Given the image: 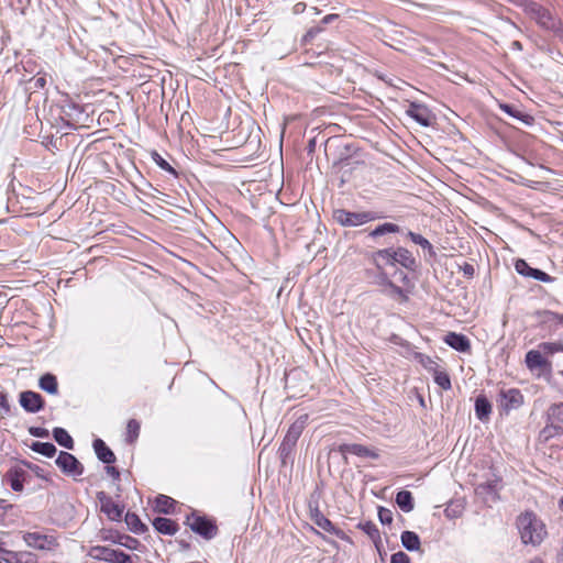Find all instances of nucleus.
<instances>
[{
	"label": "nucleus",
	"mask_w": 563,
	"mask_h": 563,
	"mask_svg": "<svg viewBox=\"0 0 563 563\" xmlns=\"http://www.w3.org/2000/svg\"><path fill=\"white\" fill-rule=\"evenodd\" d=\"M517 528L525 544L537 547L547 537L545 525L533 512L521 514L517 518Z\"/></svg>",
	"instance_id": "obj_1"
},
{
	"label": "nucleus",
	"mask_w": 563,
	"mask_h": 563,
	"mask_svg": "<svg viewBox=\"0 0 563 563\" xmlns=\"http://www.w3.org/2000/svg\"><path fill=\"white\" fill-rule=\"evenodd\" d=\"M525 13L544 31L553 32L555 34L562 31L561 20L548 8L536 1L531 0L525 10Z\"/></svg>",
	"instance_id": "obj_2"
},
{
	"label": "nucleus",
	"mask_w": 563,
	"mask_h": 563,
	"mask_svg": "<svg viewBox=\"0 0 563 563\" xmlns=\"http://www.w3.org/2000/svg\"><path fill=\"white\" fill-rule=\"evenodd\" d=\"M376 218V214L372 211L352 212L345 209H336L333 211V219L342 227H360Z\"/></svg>",
	"instance_id": "obj_3"
},
{
	"label": "nucleus",
	"mask_w": 563,
	"mask_h": 563,
	"mask_svg": "<svg viewBox=\"0 0 563 563\" xmlns=\"http://www.w3.org/2000/svg\"><path fill=\"white\" fill-rule=\"evenodd\" d=\"M186 525H188L195 533L207 540L214 538L218 533V528L213 521L196 514H191L187 517Z\"/></svg>",
	"instance_id": "obj_4"
},
{
	"label": "nucleus",
	"mask_w": 563,
	"mask_h": 563,
	"mask_svg": "<svg viewBox=\"0 0 563 563\" xmlns=\"http://www.w3.org/2000/svg\"><path fill=\"white\" fill-rule=\"evenodd\" d=\"M55 463L65 475L74 478L81 476L85 471L84 465L78 459L66 451L59 452Z\"/></svg>",
	"instance_id": "obj_5"
},
{
	"label": "nucleus",
	"mask_w": 563,
	"mask_h": 563,
	"mask_svg": "<svg viewBox=\"0 0 563 563\" xmlns=\"http://www.w3.org/2000/svg\"><path fill=\"white\" fill-rule=\"evenodd\" d=\"M497 402L508 413L510 410L518 409L523 404V396L517 388L500 389Z\"/></svg>",
	"instance_id": "obj_6"
},
{
	"label": "nucleus",
	"mask_w": 563,
	"mask_h": 563,
	"mask_svg": "<svg viewBox=\"0 0 563 563\" xmlns=\"http://www.w3.org/2000/svg\"><path fill=\"white\" fill-rule=\"evenodd\" d=\"M20 406L29 413H36L44 408L45 401L41 394L24 390L19 395Z\"/></svg>",
	"instance_id": "obj_7"
},
{
	"label": "nucleus",
	"mask_w": 563,
	"mask_h": 563,
	"mask_svg": "<svg viewBox=\"0 0 563 563\" xmlns=\"http://www.w3.org/2000/svg\"><path fill=\"white\" fill-rule=\"evenodd\" d=\"M97 499L100 503V510L112 521H120L123 514V507L115 504L104 492L97 493Z\"/></svg>",
	"instance_id": "obj_8"
},
{
	"label": "nucleus",
	"mask_w": 563,
	"mask_h": 563,
	"mask_svg": "<svg viewBox=\"0 0 563 563\" xmlns=\"http://www.w3.org/2000/svg\"><path fill=\"white\" fill-rule=\"evenodd\" d=\"M311 520L320 529L338 537L339 539H347L344 531L335 527L317 507L311 509Z\"/></svg>",
	"instance_id": "obj_9"
},
{
	"label": "nucleus",
	"mask_w": 563,
	"mask_h": 563,
	"mask_svg": "<svg viewBox=\"0 0 563 563\" xmlns=\"http://www.w3.org/2000/svg\"><path fill=\"white\" fill-rule=\"evenodd\" d=\"M516 272L519 275H522L525 277H531L536 280L543 282V283H551L553 282V277L547 274L545 272L533 268L529 266V264L525 260H517L515 263Z\"/></svg>",
	"instance_id": "obj_10"
},
{
	"label": "nucleus",
	"mask_w": 563,
	"mask_h": 563,
	"mask_svg": "<svg viewBox=\"0 0 563 563\" xmlns=\"http://www.w3.org/2000/svg\"><path fill=\"white\" fill-rule=\"evenodd\" d=\"M406 113L422 126H430L432 124L433 115L423 104L411 102Z\"/></svg>",
	"instance_id": "obj_11"
},
{
	"label": "nucleus",
	"mask_w": 563,
	"mask_h": 563,
	"mask_svg": "<svg viewBox=\"0 0 563 563\" xmlns=\"http://www.w3.org/2000/svg\"><path fill=\"white\" fill-rule=\"evenodd\" d=\"M499 478L494 476L486 482L479 483L475 487L476 495L485 498L486 500H497L499 490Z\"/></svg>",
	"instance_id": "obj_12"
},
{
	"label": "nucleus",
	"mask_w": 563,
	"mask_h": 563,
	"mask_svg": "<svg viewBox=\"0 0 563 563\" xmlns=\"http://www.w3.org/2000/svg\"><path fill=\"white\" fill-rule=\"evenodd\" d=\"M444 342L452 347L453 350L457 352H470L471 350V342L468 338L462 333L456 332H449L444 336Z\"/></svg>",
	"instance_id": "obj_13"
},
{
	"label": "nucleus",
	"mask_w": 563,
	"mask_h": 563,
	"mask_svg": "<svg viewBox=\"0 0 563 563\" xmlns=\"http://www.w3.org/2000/svg\"><path fill=\"white\" fill-rule=\"evenodd\" d=\"M307 422H308V415L307 413L300 415L288 428V431H287L286 435L284 437V440L296 444L298 439L300 438L302 431L305 430Z\"/></svg>",
	"instance_id": "obj_14"
},
{
	"label": "nucleus",
	"mask_w": 563,
	"mask_h": 563,
	"mask_svg": "<svg viewBox=\"0 0 563 563\" xmlns=\"http://www.w3.org/2000/svg\"><path fill=\"white\" fill-rule=\"evenodd\" d=\"M23 539L27 547L37 550H49L52 545V540L47 536L37 532H27Z\"/></svg>",
	"instance_id": "obj_15"
},
{
	"label": "nucleus",
	"mask_w": 563,
	"mask_h": 563,
	"mask_svg": "<svg viewBox=\"0 0 563 563\" xmlns=\"http://www.w3.org/2000/svg\"><path fill=\"white\" fill-rule=\"evenodd\" d=\"M371 258L378 271L383 269L384 265H395L394 249L388 247L373 252Z\"/></svg>",
	"instance_id": "obj_16"
},
{
	"label": "nucleus",
	"mask_w": 563,
	"mask_h": 563,
	"mask_svg": "<svg viewBox=\"0 0 563 563\" xmlns=\"http://www.w3.org/2000/svg\"><path fill=\"white\" fill-rule=\"evenodd\" d=\"M95 453L99 461L104 464H112L115 462V455L112 450L101 439H96L92 443Z\"/></svg>",
	"instance_id": "obj_17"
},
{
	"label": "nucleus",
	"mask_w": 563,
	"mask_h": 563,
	"mask_svg": "<svg viewBox=\"0 0 563 563\" xmlns=\"http://www.w3.org/2000/svg\"><path fill=\"white\" fill-rule=\"evenodd\" d=\"M7 482L14 492L23 490L25 472L20 467H11L5 474Z\"/></svg>",
	"instance_id": "obj_18"
},
{
	"label": "nucleus",
	"mask_w": 563,
	"mask_h": 563,
	"mask_svg": "<svg viewBox=\"0 0 563 563\" xmlns=\"http://www.w3.org/2000/svg\"><path fill=\"white\" fill-rule=\"evenodd\" d=\"M340 451L343 454L350 453V454H353V455H356V456H361V457H371V459H377L378 457V454L375 451L368 449L365 445L356 444V443L343 444V445L340 446Z\"/></svg>",
	"instance_id": "obj_19"
},
{
	"label": "nucleus",
	"mask_w": 563,
	"mask_h": 563,
	"mask_svg": "<svg viewBox=\"0 0 563 563\" xmlns=\"http://www.w3.org/2000/svg\"><path fill=\"white\" fill-rule=\"evenodd\" d=\"M154 529L165 536H174L178 531V525L165 517H157L153 520Z\"/></svg>",
	"instance_id": "obj_20"
},
{
	"label": "nucleus",
	"mask_w": 563,
	"mask_h": 563,
	"mask_svg": "<svg viewBox=\"0 0 563 563\" xmlns=\"http://www.w3.org/2000/svg\"><path fill=\"white\" fill-rule=\"evenodd\" d=\"M357 529L362 530L364 533H366L369 539L373 541L375 547L379 549V545L382 543L380 532L377 528V526L373 521H361L357 523Z\"/></svg>",
	"instance_id": "obj_21"
},
{
	"label": "nucleus",
	"mask_w": 563,
	"mask_h": 563,
	"mask_svg": "<svg viewBox=\"0 0 563 563\" xmlns=\"http://www.w3.org/2000/svg\"><path fill=\"white\" fill-rule=\"evenodd\" d=\"M395 263H399L401 266L408 269H413L416 266V260L411 252L405 247H398L394 250Z\"/></svg>",
	"instance_id": "obj_22"
},
{
	"label": "nucleus",
	"mask_w": 563,
	"mask_h": 563,
	"mask_svg": "<svg viewBox=\"0 0 563 563\" xmlns=\"http://www.w3.org/2000/svg\"><path fill=\"white\" fill-rule=\"evenodd\" d=\"M492 413V405L485 396H478L475 400V415L481 421H487Z\"/></svg>",
	"instance_id": "obj_23"
},
{
	"label": "nucleus",
	"mask_w": 563,
	"mask_h": 563,
	"mask_svg": "<svg viewBox=\"0 0 563 563\" xmlns=\"http://www.w3.org/2000/svg\"><path fill=\"white\" fill-rule=\"evenodd\" d=\"M400 540L402 547L406 550L411 552L420 550L421 542L419 536L416 532L406 530L401 533Z\"/></svg>",
	"instance_id": "obj_24"
},
{
	"label": "nucleus",
	"mask_w": 563,
	"mask_h": 563,
	"mask_svg": "<svg viewBox=\"0 0 563 563\" xmlns=\"http://www.w3.org/2000/svg\"><path fill=\"white\" fill-rule=\"evenodd\" d=\"M525 362L527 367L531 371L542 368L547 365L545 358L538 350H530L529 352H527Z\"/></svg>",
	"instance_id": "obj_25"
},
{
	"label": "nucleus",
	"mask_w": 563,
	"mask_h": 563,
	"mask_svg": "<svg viewBox=\"0 0 563 563\" xmlns=\"http://www.w3.org/2000/svg\"><path fill=\"white\" fill-rule=\"evenodd\" d=\"M124 521L129 530L133 533L141 534L147 530V527L141 521L140 517L134 512L128 511L125 514Z\"/></svg>",
	"instance_id": "obj_26"
},
{
	"label": "nucleus",
	"mask_w": 563,
	"mask_h": 563,
	"mask_svg": "<svg viewBox=\"0 0 563 563\" xmlns=\"http://www.w3.org/2000/svg\"><path fill=\"white\" fill-rule=\"evenodd\" d=\"M382 291L386 296H388L393 299H398L401 302L408 301L409 292H410L408 289L401 288V287L395 285L393 282H390L385 289H382Z\"/></svg>",
	"instance_id": "obj_27"
},
{
	"label": "nucleus",
	"mask_w": 563,
	"mask_h": 563,
	"mask_svg": "<svg viewBox=\"0 0 563 563\" xmlns=\"http://www.w3.org/2000/svg\"><path fill=\"white\" fill-rule=\"evenodd\" d=\"M561 434H563V426H559L547 420V424L539 433V440L542 442H548L552 438Z\"/></svg>",
	"instance_id": "obj_28"
},
{
	"label": "nucleus",
	"mask_w": 563,
	"mask_h": 563,
	"mask_svg": "<svg viewBox=\"0 0 563 563\" xmlns=\"http://www.w3.org/2000/svg\"><path fill=\"white\" fill-rule=\"evenodd\" d=\"M38 386L44 391L56 395L58 393V383L55 375L46 373L43 376H41L38 380Z\"/></svg>",
	"instance_id": "obj_29"
},
{
	"label": "nucleus",
	"mask_w": 563,
	"mask_h": 563,
	"mask_svg": "<svg viewBox=\"0 0 563 563\" xmlns=\"http://www.w3.org/2000/svg\"><path fill=\"white\" fill-rule=\"evenodd\" d=\"M53 438L54 440L63 448L73 450L74 449V440L69 435V433L64 429L56 427L53 429Z\"/></svg>",
	"instance_id": "obj_30"
},
{
	"label": "nucleus",
	"mask_w": 563,
	"mask_h": 563,
	"mask_svg": "<svg viewBox=\"0 0 563 563\" xmlns=\"http://www.w3.org/2000/svg\"><path fill=\"white\" fill-rule=\"evenodd\" d=\"M396 504L404 512H410L415 507L412 494L409 490L398 492Z\"/></svg>",
	"instance_id": "obj_31"
},
{
	"label": "nucleus",
	"mask_w": 563,
	"mask_h": 563,
	"mask_svg": "<svg viewBox=\"0 0 563 563\" xmlns=\"http://www.w3.org/2000/svg\"><path fill=\"white\" fill-rule=\"evenodd\" d=\"M400 231V227L398 224L391 222H385L377 225L374 230L368 233V236L372 239H376L383 236L388 233H398Z\"/></svg>",
	"instance_id": "obj_32"
},
{
	"label": "nucleus",
	"mask_w": 563,
	"mask_h": 563,
	"mask_svg": "<svg viewBox=\"0 0 563 563\" xmlns=\"http://www.w3.org/2000/svg\"><path fill=\"white\" fill-rule=\"evenodd\" d=\"M30 449L33 452L42 454L46 457H53L57 452L56 446L51 442H33L30 445Z\"/></svg>",
	"instance_id": "obj_33"
},
{
	"label": "nucleus",
	"mask_w": 563,
	"mask_h": 563,
	"mask_svg": "<svg viewBox=\"0 0 563 563\" xmlns=\"http://www.w3.org/2000/svg\"><path fill=\"white\" fill-rule=\"evenodd\" d=\"M117 550L106 548V547H95L90 551V555L97 560H102L106 562H112L113 556L115 555Z\"/></svg>",
	"instance_id": "obj_34"
},
{
	"label": "nucleus",
	"mask_w": 563,
	"mask_h": 563,
	"mask_svg": "<svg viewBox=\"0 0 563 563\" xmlns=\"http://www.w3.org/2000/svg\"><path fill=\"white\" fill-rule=\"evenodd\" d=\"M547 420L563 426V402L550 406L547 411Z\"/></svg>",
	"instance_id": "obj_35"
},
{
	"label": "nucleus",
	"mask_w": 563,
	"mask_h": 563,
	"mask_svg": "<svg viewBox=\"0 0 563 563\" xmlns=\"http://www.w3.org/2000/svg\"><path fill=\"white\" fill-rule=\"evenodd\" d=\"M407 236L417 245H420L423 250H426L430 256H435L434 249L432 244L421 234L408 231Z\"/></svg>",
	"instance_id": "obj_36"
},
{
	"label": "nucleus",
	"mask_w": 563,
	"mask_h": 563,
	"mask_svg": "<svg viewBox=\"0 0 563 563\" xmlns=\"http://www.w3.org/2000/svg\"><path fill=\"white\" fill-rule=\"evenodd\" d=\"M175 500L166 495H159L156 498V509L158 512L172 514L174 511Z\"/></svg>",
	"instance_id": "obj_37"
},
{
	"label": "nucleus",
	"mask_w": 563,
	"mask_h": 563,
	"mask_svg": "<svg viewBox=\"0 0 563 563\" xmlns=\"http://www.w3.org/2000/svg\"><path fill=\"white\" fill-rule=\"evenodd\" d=\"M141 424L135 419H130L126 426L125 441L130 444L134 443L140 435Z\"/></svg>",
	"instance_id": "obj_38"
},
{
	"label": "nucleus",
	"mask_w": 563,
	"mask_h": 563,
	"mask_svg": "<svg viewBox=\"0 0 563 563\" xmlns=\"http://www.w3.org/2000/svg\"><path fill=\"white\" fill-rule=\"evenodd\" d=\"M434 382L443 389L449 390L452 387L450 376L446 372L435 371Z\"/></svg>",
	"instance_id": "obj_39"
},
{
	"label": "nucleus",
	"mask_w": 563,
	"mask_h": 563,
	"mask_svg": "<svg viewBox=\"0 0 563 563\" xmlns=\"http://www.w3.org/2000/svg\"><path fill=\"white\" fill-rule=\"evenodd\" d=\"M152 157L156 165L161 167L163 170L168 172L174 176H177V173L174 169V167L166 159H164L157 152H154Z\"/></svg>",
	"instance_id": "obj_40"
},
{
	"label": "nucleus",
	"mask_w": 563,
	"mask_h": 563,
	"mask_svg": "<svg viewBox=\"0 0 563 563\" xmlns=\"http://www.w3.org/2000/svg\"><path fill=\"white\" fill-rule=\"evenodd\" d=\"M539 347L547 354L563 352V344L561 342H544Z\"/></svg>",
	"instance_id": "obj_41"
},
{
	"label": "nucleus",
	"mask_w": 563,
	"mask_h": 563,
	"mask_svg": "<svg viewBox=\"0 0 563 563\" xmlns=\"http://www.w3.org/2000/svg\"><path fill=\"white\" fill-rule=\"evenodd\" d=\"M378 519L383 525H390L393 522V512L390 509L379 507Z\"/></svg>",
	"instance_id": "obj_42"
},
{
	"label": "nucleus",
	"mask_w": 563,
	"mask_h": 563,
	"mask_svg": "<svg viewBox=\"0 0 563 563\" xmlns=\"http://www.w3.org/2000/svg\"><path fill=\"white\" fill-rule=\"evenodd\" d=\"M11 411V407L8 400V395L4 391H0V416H7Z\"/></svg>",
	"instance_id": "obj_43"
},
{
	"label": "nucleus",
	"mask_w": 563,
	"mask_h": 563,
	"mask_svg": "<svg viewBox=\"0 0 563 563\" xmlns=\"http://www.w3.org/2000/svg\"><path fill=\"white\" fill-rule=\"evenodd\" d=\"M20 563H36L37 556L29 551H19Z\"/></svg>",
	"instance_id": "obj_44"
},
{
	"label": "nucleus",
	"mask_w": 563,
	"mask_h": 563,
	"mask_svg": "<svg viewBox=\"0 0 563 563\" xmlns=\"http://www.w3.org/2000/svg\"><path fill=\"white\" fill-rule=\"evenodd\" d=\"M390 282L391 280L388 278L387 274L383 269L378 272L375 278V284L380 286L382 289H385Z\"/></svg>",
	"instance_id": "obj_45"
},
{
	"label": "nucleus",
	"mask_w": 563,
	"mask_h": 563,
	"mask_svg": "<svg viewBox=\"0 0 563 563\" xmlns=\"http://www.w3.org/2000/svg\"><path fill=\"white\" fill-rule=\"evenodd\" d=\"M29 433L36 438H48L49 437L48 430L45 428H42V427H30Z\"/></svg>",
	"instance_id": "obj_46"
},
{
	"label": "nucleus",
	"mask_w": 563,
	"mask_h": 563,
	"mask_svg": "<svg viewBox=\"0 0 563 563\" xmlns=\"http://www.w3.org/2000/svg\"><path fill=\"white\" fill-rule=\"evenodd\" d=\"M296 444L291 443V442H287L286 440H283L280 446H279V455L282 457H286L290 454V452L292 451V449L295 448Z\"/></svg>",
	"instance_id": "obj_47"
},
{
	"label": "nucleus",
	"mask_w": 563,
	"mask_h": 563,
	"mask_svg": "<svg viewBox=\"0 0 563 563\" xmlns=\"http://www.w3.org/2000/svg\"><path fill=\"white\" fill-rule=\"evenodd\" d=\"M111 563H132V559L125 552L117 550Z\"/></svg>",
	"instance_id": "obj_48"
},
{
	"label": "nucleus",
	"mask_w": 563,
	"mask_h": 563,
	"mask_svg": "<svg viewBox=\"0 0 563 563\" xmlns=\"http://www.w3.org/2000/svg\"><path fill=\"white\" fill-rule=\"evenodd\" d=\"M390 563H410V558L405 552L399 551L391 555Z\"/></svg>",
	"instance_id": "obj_49"
},
{
	"label": "nucleus",
	"mask_w": 563,
	"mask_h": 563,
	"mask_svg": "<svg viewBox=\"0 0 563 563\" xmlns=\"http://www.w3.org/2000/svg\"><path fill=\"white\" fill-rule=\"evenodd\" d=\"M2 560L5 563H20L19 551L14 552V551L7 550L4 552V555L2 556Z\"/></svg>",
	"instance_id": "obj_50"
},
{
	"label": "nucleus",
	"mask_w": 563,
	"mask_h": 563,
	"mask_svg": "<svg viewBox=\"0 0 563 563\" xmlns=\"http://www.w3.org/2000/svg\"><path fill=\"white\" fill-rule=\"evenodd\" d=\"M137 543H139V541L130 536H123L120 539V544H122L129 549H134L135 544H137Z\"/></svg>",
	"instance_id": "obj_51"
},
{
	"label": "nucleus",
	"mask_w": 563,
	"mask_h": 563,
	"mask_svg": "<svg viewBox=\"0 0 563 563\" xmlns=\"http://www.w3.org/2000/svg\"><path fill=\"white\" fill-rule=\"evenodd\" d=\"M461 271L463 272V275L466 277V278H473L474 277V274H475V268L472 264L470 263H464L462 266H461Z\"/></svg>",
	"instance_id": "obj_52"
},
{
	"label": "nucleus",
	"mask_w": 563,
	"mask_h": 563,
	"mask_svg": "<svg viewBox=\"0 0 563 563\" xmlns=\"http://www.w3.org/2000/svg\"><path fill=\"white\" fill-rule=\"evenodd\" d=\"M501 109H503L506 113L510 114L511 117H515V118L521 119V115H522V114H521V112H520L519 110L515 109L512 106L504 104V106H501Z\"/></svg>",
	"instance_id": "obj_53"
},
{
	"label": "nucleus",
	"mask_w": 563,
	"mask_h": 563,
	"mask_svg": "<svg viewBox=\"0 0 563 563\" xmlns=\"http://www.w3.org/2000/svg\"><path fill=\"white\" fill-rule=\"evenodd\" d=\"M106 472L114 479H118L120 477V472L117 467L112 466L111 464H107Z\"/></svg>",
	"instance_id": "obj_54"
},
{
	"label": "nucleus",
	"mask_w": 563,
	"mask_h": 563,
	"mask_svg": "<svg viewBox=\"0 0 563 563\" xmlns=\"http://www.w3.org/2000/svg\"><path fill=\"white\" fill-rule=\"evenodd\" d=\"M46 85V79L44 77H36L33 79V88L42 89Z\"/></svg>",
	"instance_id": "obj_55"
},
{
	"label": "nucleus",
	"mask_w": 563,
	"mask_h": 563,
	"mask_svg": "<svg viewBox=\"0 0 563 563\" xmlns=\"http://www.w3.org/2000/svg\"><path fill=\"white\" fill-rule=\"evenodd\" d=\"M321 31H322L321 27H311L310 30L307 31V33L305 35V40L308 41V40L313 38Z\"/></svg>",
	"instance_id": "obj_56"
},
{
	"label": "nucleus",
	"mask_w": 563,
	"mask_h": 563,
	"mask_svg": "<svg viewBox=\"0 0 563 563\" xmlns=\"http://www.w3.org/2000/svg\"><path fill=\"white\" fill-rule=\"evenodd\" d=\"M420 357L422 365L427 368H431L432 365H437L429 356L420 355Z\"/></svg>",
	"instance_id": "obj_57"
},
{
	"label": "nucleus",
	"mask_w": 563,
	"mask_h": 563,
	"mask_svg": "<svg viewBox=\"0 0 563 563\" xmlns=\"http://www.w3.org/2000/svg\"><path fill=\"white\" fill-rule=\"evenodd\" d=\"M339 18L338 14H328L325 15L322 20H321V23L322 24H329L331 22H333L334 20H336Z\"/></svg>",
	"instance_id": "obj_58"
},
{
	"label": "nucleus",
	"mask_w": 563,
	"mask_h": 563,
	"mask_svg": "<svg viewBox=\"0 0 563 563\" xmlns=\"http://www.w3.org/2000/svg\"><path fill=\"white\" fill-rule=\"evenodd\" d=\"M26 465H27V467H29L30 470H32V471L36 474V476H38V477H43V475H42L43 470H42L40 466H37V465H32L31 463H27Z\"/></svg>",
	"instance_id": "obj_59"
},
{
	"label": "nucleus",
	"mask_w": 563,
	"mask_h": 563,
	"mask_svg": "<svg viewBox=\"0 0 563 563\" xmlns=\"http://www.w3.org/2000/svg\"><path fill=\"white\" fill-rule=\"evenodd\" d=\"M306 9V3L303 2H298L294 5V12L296 14H299V13H302Z\"/></svg>",
	"instance_id": "obj_60"
},
{
	"label": "nucleus",
	"mask_w": 563,
	"mask_h": 563,
	"mask_svg": "<svg viewBox=\"0 0 563 563\" xmlns=\"http://www.w3.org/2000/svg\"><path fill=\"white\" fill-rule=\"evenodd\" d=\"M551 316H552L551 320L556 321V322L563 324V314H560V313H556V312H551Z\"/></svg>",
	"instance_id": "obj_61"
},
{
	"label": "nucleus",
	"mask_w": 563,
	"mask_h": 563,
	"mask_svg": "<svg viewBox=\"0 0 563 563\" xmlns=\"http://www.w3.org/2000/svg\"><path fill=\"white\" fill-rule=\"evenodd\" d=\"M510 47L515 51H522V44L519 41L511 42Z\"/></svg>",
	"instance_id": "obj_62"
},
{
	"label": "nucleus",
	"mask_w": 563,
	"mask_h": 563,
	"mask_svg": "<svg viewBox=\"0 0 563 563\" xmlns=\"http://www.w3.org/2000/svg\"><path fill=\"white\" fill-rule=\"evenodd\" d=\"M398 275L401 282H404L405 284H409V278L407 274H405L402 271H399Z\"/></svg>",
	"instance_id": "obj_63"
},
{
	"label": "nucleus",
	"mask_w": 563,
	"mask_h": 563,
	"mask_svg": "<svg viewBox=\"0 0 563 563\" xmlns=\"http://www.w3.org/2000/svg\"><path fill=\"white\" fill-rule=\"evenodd\" d=\"M314 146H316V141L314 140H311L308 144V150L309 152H312L314 150Z\"/></svg>",
	"instance_id": "obj_64"
}]
</instances>
